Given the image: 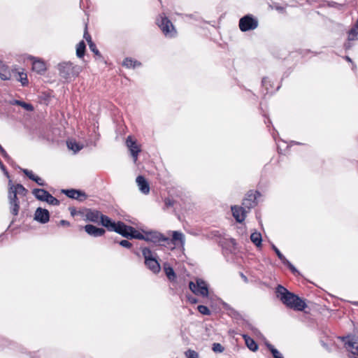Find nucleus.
<instances>
[{
	"label": "nucleus",
	"instance_id": "17",
	"mask_svg": "<svg viewBox=\"0 0 358 358\" xmlns=\"http://www.w3.org/2000/svg\"><path fill=\"white\" fill-rule=\"evenodd\" d=\"M136 182L138 185V187L140 191L143 194H148L150 192L149 184H148V181L146 180V179L143 176H137V178L136 179Z\"/></svg>",
	"mask_w": 358,
	"mask_h": 358
},
{
	"label": "nucleus",
	"instance_id": "31",
	"mask_svg": "<svg viewBox=\"0 0 358 358\" xmlns=\"http://www.w3.org/2000/svg\"><path fill=\"white\" fill-rule=\"evenodd\" d=\"M358 39V27H355L351 29L348 33V41H355Z\"/></svg>",
	"mask_w": 358,
	"mask_h": 358
},
{
	"label": "nucleus",
	"instance_id": "52",
	"mask_svg": "<svg viewBox=\"0 0 358 358\" xmlns=\"http://www.w3.org/2000/svg\"><path fill=\"white\" fill-rule=\"evenodd\" d=\"M0 168L3 171L4 174L7 176V177H9V175H8V172L7 171V170L6 169V167L5 166L3 165V164L2 163V162L0 160Z\"/></svg>",
	"mask_w": 358,
	"mask_h": 358
},
{
	"label": "nucleus",
	"instance_id": "58",
	"mask_svg": "<svg viewBox=\"0 0 358 358\" xmlns=\"http://www.w3.org/2000/svg\"><path fill=\"white\" fill-rule=\"evenodd\" d=\"M241 278H243V280L245 281V282H248V278L247 277L243 275V273H241Z\"/></svg>",
	"mask_w": 358,
	"mask_h": 358
},
{
	"label": "nucleus",
	"instance_id": "54",
	"mask_svg": "<svg viewBox=\"0 0 358 358\" xmlns=\"http://www.w3.org/2000/svg\"><path fill=\"white\" fill-rule=\"evenodd\" d=\"M59 225L69 227L70 225V222L67 220H62L59 222Z\"/></svg>",
	"mask_w": 358,
	"mask_h": 358
},
{
	"label": "nucleus",
	"instance_id": "41",
	"mask_svg": "<svg viewBox=\"0 0 358 358\" xmlns=\"http://www.w3.org/2000/svg\"><path fill=\"white\" fill-rule=\"evenodd\" d=\"M272 248L275 252L278 258L280 259V261L283 264L287 260L286 257L280 252V251L274 245H272Z\"/></svg>",
	"mask_w": 358,
	"mask_h": 358
},
{
	"label": "nucleus",
	"instance_id": "34",
	"mask_svg": "<svg viewBox=\"0 0 358 358\" xmlns=\"http://www.w3.org/2000/svg\"><path fill=\"white\" fill-rule=\"evenodd\" d=\"M260 108L262 112V115L267 119V102L265 97L260 102Z\"/></svg>",
	"mask_w": 358,
	"mask_h": 358
},
{
	"label": "nucleus",
	"instance_id": "5",
	"mask_svg": "<svg viewBox=\"0 0 358 358\" xmlns=\"http://www.w3.org/2000/svg\"><path fill=\"white\" fill-rule=\"evenodd\" d=\"M238 26L243 32L254 30L258 27V20L252 15L248 14L239 20Z\"/></svg>",
	"mask_w": 358,
	"mask_h": 358
},
{
	"label": "nucleus",
	"instance_id": "1",
	"mask_svg": "<svg viewBox=\"0 0 358 358\" xmlns=\"http://www.w3.org/2000/svg\"><path fill=\"white\" fill-rule=\"evenodd\" d=\"M276 297L287 307L294 310L302 311L307 305L299 296L289 292L282 285H278L275 289Z\"/></svg>",
	"mask_w": 358,
	"mask_h": 358
},
{
	"label": "nucleus",
	"instance_id": "14",
	"mask_svg": "<svg viewBox=\"0 0 358 358\" xmlns=\"http://www.w3.org/2000/svg\"><path fill=\"white\" fill-rule=\"evenodd\" d=\"M87 234L93 237H100L104 235L106 231L103 228L97 227L92 224H87L84 227Z\"/></svg>",
	"mask_w": 358,
	"mask_h": 358
},
{
	"label": "nucleus",
	"instance_id": "39",
	"mask_svg": "<svg viewBox=\"0 0 358 358\" xmlns=\"http://www.w3.org/2000/svg\"><path fill=\"white\" fill-rule=\"evenodd\" d=\"M89 48H90V50L92 52H94L95 55H96L99 58L101 57V55L100 52L99 51V50L97 49L96 44L94 42L89 44Z\"/></svg>",
	"mask_w": 358,
	"mask_h": 358
},
{
	"label": "nucleus",
	"instance_id": "16",
	"mask_svg": "<svg viewBox=\"0 0 358 358\" xmlns=\"http://www.w3.org/2000/svg\"><path fill=\"white\" fill-rule=\"evenodd\" d=\"M101 215L102 214L100 211L94 209H87L85 213L86 220L95 223L99 222Z\"/></svg>",
	"mask_w": 358,
	"mask_h": 358
},
{
	"label": "nucleus",
	"instance_id": "32",
	"mask_svg": "<svg viewBox=\"0 0 358 358\" xmlns=\"http://www.w3.org/2000/svg\"><path fill=\"white\" fill-rule=\"evenodd\" d=\"M15 104L20 106L21 107H22L27 111H33L34 110V106L31 104L27 103L24 101L16 100Z\"/></svg>",
	"mask_w": 358,
	"mask_h": 358
},
{
	"label": "nucleus",
	"instance_id": "48",
	"mask_svg": "<svg viewBox=\"0 0 358 358\" xmlns=\"http://www.w3.org/2000/svg\"><path fill=\"white\" fill-rule=\"evenodd\" d=\"M136 232H137V230L134 227L130 226L129 228V234H128L129 237H128V239L134 238V236L136 235Z\"/></svg>",
	"mask_w": 358,
	"mask_h": 358
},
{
	"label": "nucleus",
	"instance_id": "24",
	"mask_svg": "<svg viewBox=\"0 0 358 358\" xmlns=\"http://www.w3.org/2000/svg\"><path fill=\"white\" fill-rule=\"evenodd\" d=\"M164 270L166 277L168 278V279L169 280L172 281L176 279V273H175L173 268L171 266H170L167 264H165L164 265Z\"/></svg>",
	"mask_w": 358,
	"mask_h": 358
},
{
	"label": "nucleus",
	"instance_id": "62",
	"mask_svg": "<svg viewBox=\"0 0 358 358\" xmlns=\"http://www.w3.org/2000/svg\"><path fill=\"white\" fill-rule=\"evenodd\" d=\"M265 345L268 348V342H265Z\"/></svg>",
	"mask_w": 358,
	"mask_h": 358
},
{
	"label": "nucleus",
	"instance_id": "19",
	"mask_svg": "<svg viewBox=\"0 0 358 358\" xmlns=\"http://www.w3.org/2000/svg\"><path fill=\"white\" fill-rule=\"evenodd\" d=\"M129 227L130 226L127 225L123 222L118 221L117 222V226L114 231L119 234L122 236L128 238Z\"/></svg>",
	"mask_w": 358,
	"mask_h": 358
},
{
	"label": "nucleus",
	"instance_id": "25",
	"mask_svg": "<svg viewBox=\"0 0 358 358\" xmlns=\"http://www.w3.org/2000/svg\"><path fill=\"white\" fill-rule=\"evenodd\" d=\"M11 180L9 181V185H10ZM10 188L12 190H15L16 194H21L22 196H25L27 193V189L21 184H17L16 185H10Z\"/></svg>",
	"mask_w": 358,
	"mask_h": 358
},
{
	"label": "nucleus",
	"instance_id": "13",
	"mask_svg": "<svg viewBox=\"0 0 358 358\" xmlns=\"http://www.w3.org/2000/svg\"><path fill=\"white\" fill-rule=\"evenodd\" d=\"M345 345L346 349L353 355L358 356V336H348Z\"/></svg>",
	"mask_w": 358,
	"mask_h": 358
},
{
	"label": "nucleus",
	"instance_id": "53",
	"mask_svg": "<svg viewBox=\"0 0 358 358\" xmlns=\"http://www.w3.org/2000/svg\"><path fill=\"white\" fill-rule=\"evenodd\" d=\"M187 299L191 303L195 304L198 303V299H196L194 296H189L187 297Z\"/></svg>",
	"mask_w": 358,
	"mask_h": 358
},
{
	"label": "nucleus",
	"instance_id": "43",
	"mask_svg": "<svg viewBox=\"0 0 358 358\" xmlns=\"http://www.w3.org/2000/svg\"><path fill=\"white\" fill-rule=\"evenodd\" d=\"M212 349L215 352H222L224 350V347L218 343H213Z\"/></svg>",
	"mask_w": 358,
	"mask_h": 358
},
{
	"label": "nucleus",
	"instance_id": "56",
	"mask_svg": "<svg viewBox=\"0 0 358 358\" xmlns=\"http://www.w3.org/2000/svg\"><path fill=\"white\" fill-rule=\"evenodd\" d=\"M266 82H267L266 78H263L262 83V85L265 87L266 90L267 91Z\"/></svg>",
	"mask_w": 358,
	"mask_h": 358
},
{
	"label": "nucleus",
	"instance_id": "61",
	"mask_svg": "<svg viewBox=\"0 0 358 358\" xmlns=\"http://www.w3.org/2000/svg\"><path fill=\"white\" fill-rule=\"evenodd\" d=\"M186 16L189 17V18H193V17H194V15L192 14L186 15Z\"/></svg>",
	"mask_w": 358,
	"mask_h": 358
},
{
	"label": "nucleus",
	"instance_id": "47",
	"mask_svg": "<svg viewBox=\"0 0 358 358\" xmlns=\"http://www.w3.org/2000/svg\"><path fill=\"white\" fill-rule=\"evenodd\" d=\"M83 37L87 41L88 45L93 42L90 35L87 32V25L85 26V32H84Z\"/></svg>",
	"mask_w": 358,
	"mask_h": 358
},
{
	"label": "nucleus",
	"instance_id": "60",
	"mask_svg": "<svg viewBox=\"0 0 358 358\" xmlns=\"http://www.w3.org/2000/svg\"><path fill=\"white\" fill-rule=\"evenodd\" d=\"M15 220H16L15 218H13V220H12V221H11V222H10V224L8 227H10L11 226V224H13L15 222Z\"/></svg>",
	"mask_w": 358,
	"mask_h": 358
},
{
	"label": "nucleus",
	"instance_id": "3",
	"mask_svg": "<svg viewBox=\"0 0 358 358\" xmlns=\"http://www.w3.org/2000/svg\"><path fill=\"white\" fill-rule=\"evenodd\" d=\"M142 255L145 259V264L154 273H158L160 270V264L157 259V255L153 253L149 248H141Z\"/></svg>",
	"mask_w": 358,
	"mask_h": 358
},
{
	"label": "nucleus",
	"instance_id": "9",
	"mask_svg": "<svg viewBox=\"0 0 358 358\" xmlns=\"http://www.w3.org/2000/svg\"><path fill=\"white\" fill-rule=\"evenodd\" d=\"M126 145L130 151L134 162H136L138 159V154L141 151L140 147L137 145L136 141L133 140L130 136L126 139Z\"/></svg>",
	"mask_w": 358,
	"mask_h": 358
},
{
	"label": "nucleus",
	"instance_id": "40",
	"mask_svg": "<svg viewBox=\"0 0 358 358\" xmlns=\"http://www.w3.org/2000/svg\"><path fill=\"white\" fill-rule=\"evenodd\" d=\"M20 78L19 81L21 82L22 85L23 86H25L28 84V79L26 73H24L23 72L18 73Z\"/></svg>",
	"mask_w": 358,
	"mask_h": 358
},
{
	"label": "nucleus",
	"instance_id": "44",
	"mask_svg": "<svg viewBox=\"0 0 358 358\" xmlns=\"http://www.w3.org/2000/svg\"><path fill=\"white\" fill-rule=\"evenodd\" d=\"M21 171L23 172V173L27 176L30 180H33L36 176V175L34 174L32 171L28 170L27 169H22Z\"/></svg>",
	"mask_w": 358,
	"mask_h": 358
},
{
	"label": "nucleus",
	"instance_id": "46",
	"mask_svg": "<svg viewBox=\"0 0 358 358\" xmlns=\"http://www.w3.org/2000/svg\"><path fill=\"white\" fill-rule=\"evenodd\" d=\"M144 234H141V232H139L138 231H137L136 235H134V238H136V239H138V240H143V241H146V231H144Z\"/></svg>",
	"mask_w": 358,
	"mask_h": 358
},
{
	"label": "nucleus",
	"instance_id": "49",
	"mask_svg": "<svg viewBox=\"0 0 358 358\" xmlns=\"http://www.w3.org/2000/svg\"><path fill=\"white\" fill-rule=\"evenodd\" d=\"M119 244L126 248H131L132 246V244L127 240H122L119 242Z\"/></svg>",
	"mask_w": 358,
	"mask_h": 358
},
{
	"label": "nucleus",
	"instance_id": "26",
	"mask_svg": "<svg viewBox=\"0 0 358 358\" xmlns=\"http://www.w3.org/2000/svg\"><path fill=\"white\" fill-rule=\"evenodd\" d=\"M86 45L83 41L79 42L76 48V55L79 58H82L85 55Z\"/></svg>",
	"mask_w": 358,
	"mask_h": 358
},
{
	"label": "nucleus",
	"instance_id": "23",
	"mask_svg": "<svg viewBox=\"0 0 358 358\" xmlns=\"http://www.w3.org/2000/svg\"><path fill=\"white\" fill-rule=\"evenodd\" d=\"M247 347L252 351L255 352L258 349L256 342L248 335H243Z\"/></svg>",
	"mask_w": 358,
	"mask_h": 358
},
{
	"label": "nucleus",
	"instance_id": "63",
	"mask_svg": "<svg viewBox=\"0 0 358 358\" xmlns=\"http://www.w3.org/2000/svg\"><path fill=\"white\" fill-rule=\"evenodd\" d=\"M352 358H358V357H352Z\"/></svg>",
	"mask_w": 358,
	"mask_h": 358
},
{
	"label": "nucleus",
	"instance_id": "55",
	"mask_svg": "<svg viewBox=\"0 0 358 358\" xmlns=\"http://www.w3.org/2000/svg\"><path fill=\"white\" fill-rule=\"evenodd\" d=\"M351 41H348L344 44V47L345 50H349L352 48V45L350 43Z\"/></svg>",
	"mask_w": 358,
	"mask_h": 358
},
{
	"label": "nucleus",
	"instance_id": "35",
	"mask_svg": "<svg viewBox=\"0 0 358 358\" xmlns=\"http://www.w3.org/2000/svg\"><path fill=\"white\" fill-rule=\"evenodd\" d=\"M68 148L72 150H73L75 152L80 150L82 149V146H80L78 143L76 142H67Z\"/></svg>",
	"mask_w": 358,
	"mask_h": 358
},
{
	"label": "nucleus",
	"instance_id": "57",
	"mask_svg": "<svg viewBox=\"0 0 358 358\" xmlns=\"http://www.w3.org/2000/svg\"><path fill=\"white\" fill-rule=\"evenodd\" d=\"M70 210H71V215L73 216L76 215V209L75 208H70Z\"/></svg>",
	"mask_w": 358,
	"mask_h": 358
},
{
	"label": "nucleus",
	"instance_id": "15",
	"mask_svg": "<svg viewBox=\"0 0 358 358\" xmlns=\"http://www.w3.org/2000/svg\"><path fill=\"white\" fill-rule=\"evenodd\" d=\"M32 60V70L38 74H43L46 71L45 62L41 59H37L34 57H31Z\"/></svg>",
	"mask_w": 358,
	"mask_h": 358
},
{
	"label": "nucleus",
	"instance_id": "10",
	"mask_svg": "<svg viewBox=\"0 0 358 358\" xmlns=\"http://www.w3.org/2000/svg\"><path fill=\"white\" fill-rule=\"evenodd\" d=\"M231 209L232 215L236 222L241 223L245 220L246 215L248 213L246 208H245L243 206H232Z\"/></svg>",
	"mask_w": 358,
	"mask_h": 358
},
{
	"label": "nucleus",
	"instance_id": "20",
	"mask_svg": "<svg viewBox=\"0 0 358 358\" xmlns=\"http://www.w3.org/2000/svg\"><path fill=\"white\" fill-rule=\"evenodd\" d=\"M32 194L38 200L45 201L46 197L50 193L44 189L36 188L33 189Z\"/></svg>",
	"mask_w": 358,
	"mask_h": 358
},
{
	"label": "nucleus",
	"instance_id": "42",
	"mask_svg": "<svg viewBox=\"0 0 358 358\" xmlns=\"http://www.w3.org/2000/svg\"><path fill=\"white\" fill-rule=\"evenodd\" d=\"M270 352L272 353L274 358H284L282 354L275 348L270 345Z\"/></svg>",
	"mask_w": 358,
	"mask_h": 358
},
{
	"label": "nucleus",
	"instance_id": "37",
	"mask_svg": "<svg viewBox=\"0 0 358 358\" xmlns=\"http://www.w3.org/2000/svg\"><path fill=\"white\" fill-rule=\"evenodd\" d=\"M3 67L5 68L4 71H6V69H8V66H3ZM0 78L2 80H9L11 78L10 72L8 71H5L4 73H0Z\"/></svg>",
	"mask_w": 358,
	"mask_h": 358
},
{
	"label": "nucleus",
	"instance_id": "50",
	"mask_svg": "<svg viewBox=\"0 0 358 358\" xmlns=\"http://www.w3.org/2000/svg\"><path fill=\"white\" fill-rule=\"evenodd\" d=\"M33 181L36 182L38 185L40 186H45L46 184L43 181L42 178H41L39 176H36Z\"/></svg>",
	"mask_w": 358,
	"mask_h": 358
},
{
	"label": "nucleus",
	"instance_id": "28",
	"mask_svg": "<svg viewBox=\"0 0 358 358\" xmlns=\"http://www.w3.org/2000/svg\"><path fill=\"white\" fill-rule=\"evenodd\" d=\"M8 202L9 203H20L19 199L17 196L16 191L12 190L10 187L8 189Z\"/></svg>",
	"mask_w": 358,
	"mask_h": 358
},
{
	"label": "nucleus",
	"instance_id": "29",
	"mask_svg": "<svg viewBox=\"0 0 358 358\" xmlns=\"http://www.w3.org/2000/svg\"><path fill=\"white\" fill-rule=\"evenodd\" d=\"M10 212L13 216H17L20 210V203H9Z\"/></svg>",
	"mask_w": 358,
	"mask_h": 358
},
{
	"label": "nucleus",
	"instance_id": "27",
	"mask_svg": "<svg viewBox=\"0 0 358 358\" xmlns=\"http://www.w3.org/2000/svg\"><path fill=\"white\" fill-rule=\"evenodd\" d=\"M251 241L257 247L262 245V238L259 232H254L250 235Z\"/></svg>",
	"mask_w": 358,
	"mask_h": 358
},
{
	"label": "nucleus",
	"instance_id": "4",
	"mask_svg": "<svg viewBox=\"0 0 358 358\" xmlns=\"http://www.w3.org/2000/svg\"><path fill=\"white\" fill-rule=\"evenodd\" d=\"M157 23L166 38H174L177 31L171 21L166 16L160 15L157 19Z\"/></svg>",
	"mask_w": 358,
	"mask_h": 358
},
{
	"label": "nucleus",
	"instance_id": "30",
	"mask_svg": "<svg viewBox=\"0 0 358 358\" xmlns=\"http://www.w3.org/2000/svg\"><path fill=\"white\" fill-rule=\"evenodd\" d=\"M224 307L226 310H227L229 311V314L231 317H233L236 319H238V318L241 317V315H240V313L237 310L234 309L233 308L230 307L228 304H224Z\"/></svg>",
	"mask_w": 358,
	"mask_h": 358
},
{
	"label": "nucleus",
	"instance_id": "38",
	"mask_svg": "<svg viewBox=\"0 0 358 358\" xmlns=\"http://www.w3.org/2000/svg\"><path fill=\"white\" fill-rule=\"evenodd\" d=\"M186 358H199V353L193 350H188L185 352Z\"/></svg>",
	"mask_w": 358,
	"mask_h": 358
},
{
	"label": "nucleus",
	"instance_id": "21",
	"mask_svg": "<svg viewBox=\"0 0 358 358\" xmlns=\"http://www.w3.org/2000/svg\"><path fill=\"white\" fill-rule=\"evenodd\" d=\"M178 241L181 245H183L185 242V236L182 232L174 231H173L172 239H170V242H172L176 245V242Z\"/></svg>",
	"mask_w": 358,
	"mask_h": 358
},
{
	"label": "nucleus",
	"instance_id": "51",
	"mask_svg": "<svg viewBox=\"0 0 358 358\" xmlns=\"http://www.w3.org/2000/svg\"><path fill=\"white\" fill-rule=\"evenodd\" d=\"M164 204L166 208L172 207L174 205V201L169 198H166L164 200Z\"/></svg>",
	"mask_w": 358,
	"mask_h": 358
},
{
	"label": "nucleus",
	"instance_id": "12",
	"mask_svg": "<svg viewBox=\"0 0 358 358\" xmlns=\"http://www.w3.org/2000/svg\"><path fill=\"white\" fill-rule=\"evenodd\" d=\"M62 192L69 198L76 199L79 201H83L87 198L86 194L81 190L75 189H62Z\"/></svg>",
	"mask_w": 358,
	"mask_h": 358
},
{
	"label": "nucleus",
	"instance_id": "45",
	"mask_svg": "<svg viewBox=\"0 0 358 358\" xmlns=\"http://www.w3.org/2000/svg\"><path fill=\"white\" fill-rule=\"evenodd\" d=\"M283 264L286 265L294 274L299 273L294 266L292 264V263L289 262L287 259L283 263Z\"/></svg>",
	"mask_w": 358,
	"mask_h": 358
},
{
	"label": "nucleus",
	"instance_id": "59",
	"mask_svg": "<svg viewBox=\"0 0 358 358\" xmlns=\"http://www.w3.org/2000/svg\"><path fill=\"white\" fill-rule=\"evenodd\" d=\"M345 59L349 62H352V59H350V57H349L348 56H345Z\"/></svg>",
	"mask_w": 358,
	"mask_h": 358
},
{
	"label": "nucleus",
	"instance_id": "36",
	"mask_svg": "<svg viewBox=\"0 0 358 358\" xmlns=\"http://www.w3.org/2000/svg\"><path fill=\"white\" fill-rule=\"evenodd\" d=\"M197 309H198L199 312L203 315H210V310L206 306L199 305V306H198Z\"/></svg>",
	"mask_w": 358,
	"mask_h": 358
},
{
	"label": "nucleus",
	"instance_id": "11",
	"mask_svg": "<svg viewBox=\"0 0 358 358\" xmlns=\"http://www.w3.org/2000/svg\"><path fill=\"white\" fill-rule=\"evenodd\" d=\"M34 219L41 224H45L50 220V213L47 209L38 207L34 213Z\"/></svg>",
	"mask_w": 358,
	"mask_h": 358
},
{
	"label": "nucleus",
	"instance_id": "33",
	"mask_svg": "<svg viewBox=\"0 0 358 358\" xmlns=\"http://www.w3.org/2000/svg\"><path fill=\"white\" fill-rule=\"evenodd\" d=\"M45 201L52 206H59L60 204V201L50 193L48 195Z\"/></svg>",
	"mask_w": 358,
	"mask_h": 358
},
{
	"label": "nucleus",
	"instance_id": "6",
	"mask_svg": "<svg viewBox=\"0 0 358 358\" xmlns=\"http://www.w3.org/2000/svg\"><path fill=\"white\" fill-rule=\"evenodd\" d=\"M189 287L190 290L196 295H201L202 296H208V288L206 282L200 278L196 280V283L190 281L189 283Z\"/></svg>",
	"mask_w": 358,
	"mask_h": 358
},
{
	"label": "nucleus",
	"instance_id": "2",
	"mask_svg": "<svg viewBox=\"0 0 358 358\" xmlns=\"http://www.w3.org/2000/svg\"><path fill=\"white\" fill-rule=\"evenodd\" d=\"M57 70L62 78L66 81H71L78 76L82 71V67L71 62H63L57 65Z\"/></svg>",
	"mask_w": 358,
	"mask_h": 358
},
{
	"label": "nucleus",
	"instance_id": "8",
	"mask_svg": "<svg viewBox=\"0 0 358 358\" xmlns=\"http://www.w3.org/2000/svg\"><path fill=\"white\" fill-rule=\"evenodd\" d=\"M260 196V194L257 191L250 190L244 197L242 203V206L248 210L249 212L251 208H254L257 203V196Z\"/></svg>",
	"mask_w": 358,
	"mask_h": 358
},
{
	"label": "nucleus",
	"instance_id": "22",
	"mask_svg": "<svg viewBox=\"0 0 358 358\" xmlns=\"http://www.w3.org/2000/svg\"><path fill=\"white\" fill-rule=\"evenodd\" d=\"M122 66H125L128 69H134L137 66H141V63L137 60L133 59L130 57H127L124 59L122 62Z\"/></svg>",
	"mask_w": 358,
	"mask_h": 358
},
{
	"label": "nucleus",
	"instance_id": "7",
	"mask_svg": "<svg viewBox=\"0 0 358 358\" xmlns=\"http://www.w3.org/2000/svg\"><path fill=\"white\" fill-rule=\"evenodd\" d=\"M146 242H151L157 245H162V243L169 244L170 239L157 231H146Z\"/></svg>",
	"mask_w": 358,
	"mask_h": 358
},
{
	"label": "nucleus",
	"instance_id": "18",
	"mask_svg": "<svg viewBox=\"0 0 358 358\" xmlns=\"http://www.w3.org/2000/svg\"><path fill=\"white\" fill-rule=\"evenodd\" d=\"M100 222L102 226L105 227L108 231H114L117 226V222L112 220V219H110L109 217L103 214L101 217Z\"/></svg>",
	"mask_w": 358,
	"mask_h": 358
}]
</instances>
